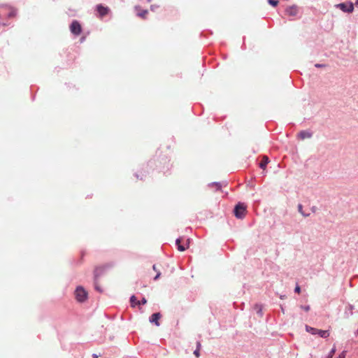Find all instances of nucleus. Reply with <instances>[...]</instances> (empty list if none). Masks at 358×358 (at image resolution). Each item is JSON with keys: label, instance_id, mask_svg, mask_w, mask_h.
I'll return each instance as SVG.
<instances>
[{"label": "nucleus", "instance_id": "1", "mask_svg": "<svg viewBox=\"0 0 358 358\" xmlns=\"http://www.w3.org/2000/svg\"><path fill=\"white\" fill-rule=\"evenodd\" d=\"M306 330L313 335L318 334L322 338H327L329 336L328 331L317 329L308 325H306Z\"/></svg>", "mask_w": 358, "mask_h": 358}, {"label": "nucleus", "instance_id": "2", "mask_svg": "<svg viewBox=\"0 0 358 358\" xmlns=\"http://www.w3.org/2000/svg\"><path fill=\"white\" fill-rule=\"evenodd\" d=\"M76 298L78 301L83 302L87 298V292L82 287H78L75 292Z\"/></svg>", "mask_w": 358, "mask_h": 358}, {"label": "nucleus", "instance_id": "3", "mask_svg": "<svg viewBox=\"0 0 358 358\" xmlns=\"http://www.w3.org/2000/svg\"><path fill=\"white\" fill-rule=\"evenodd\" d=\"M246 206L243 203H238L235 206L234 215L237 218H243L245 215Z\"/></svg>", "mask_w": 358, "mask_h": 358}, {"label": "nucleus", "instance_id": "4", "mask_svg": "<svg viewBox=\"0 0 358 358\" xmlns=\"http://www.w3.org/2000/svg\"><path fill=\"white\" fill-rule=\"evenodd\" d=\"M70 30H71V33L73 34L74 35L78 36V35L80 34V33L82 31V27H81L80 24L76 20L73 21V22L71 23V24L70 26Z\"/></svg>", "mask_w": 358, "mask_h": 358}, {"label": "nucleus", "instance_id": "5", "mask_svg": "<svg viewBox=\"0 0 358 358\" xmlns=\"http://www.w3.org/2000/svg\"><path fill=\"white\" fill-rule=\"evenodd\" d=\"M337 7H338L341 10H342L344 12L351 13L354 10V5L352 3H342L337 5Z\"/></svg>", "mask_w": 358, "mask_h": 358}, {"label": "nucleus", "instance_id": "6", "mask_svg": "<svg viewBox=\"0 0 358 358\" xmlns=\"http://www.w3.org/2000/svg\"><path fill=\"white\" fill-rule=\"evenodd\" d=\"M110 266V264H105V265H102V266L96 267L94 269L95 278L96 279L99 276H100L103 273V272L106 269L108 268Z\"/></svg>", "mask_w": 358, "mask_h": 358}, {"label": "nucleus", "instance_id": "7", "mask_svg": "<svg viewBox=\"0 0 358 358\" xmlns=\"http://www.w3.org/2000/svg\"><path fill=\"white\" fill-rule=\"evenodd\" d=\"M181 241H182V239L180 238H178L176 241V245L178 246V250L180 252H183L185 251L187 248H188L189 247V239L187 240V243L185 245H182L181 244Z\"/></svg>", "mask_w": 358, "mask_h": 358}, {"label": "nucleus", "instance_id": "8", "mask_svg": "<svg viewBox=\"0 0 358 358\" xmlns=\"http://www.w3.org/2000/svg\"><path fill=\"white\" fill-rule=\"evenodd\" d=\"M96 10L99 13L101 17H103L108 14L109 11V8L108 7H105L102 5H98L96 6Z\"/></svg>", "mask_w": 358, "mask_h": 358}, {"label": "nucleus", "instance_id": "9", "mask_svg": "<svg viewBox=\"0 0 358 358\" xmlns=\"http://www.w3.org/2000/svg\"><path fill=\"white\" fill-rule=\"evenodd\" d=\"M285 12L289 16H296L298 13V8L295 6H289L286 9Z\"/></svg>", "mask_w": 358, "mask_h": 358}, {"label": "nucleus", "instance_id": "10", "mask_svg": "<svg viewBox=\"0 0 358 358\" xmlns=\"http://www.w3.org/2000/svg\"><path fill=\"white\" fill-rule=\"evenodd\" d=\"M161 318V314L159 313H154L150 318V322L155 323L157 326H159V320Z\"/></svg>", "mask_w": 358, "mask_h": 358}, {"label": "nucleus", "instance_id": "11", "mask_svg": "<svg viewBox=\"0 0 358 358\" xmlns=\"http://www.w3.org/2000/svg\"><path fill=\"white\" fill-rule=\"evenodd\" d=\"M269 159L268 157L266 155L262 157V159L259 164V167L263 170L266 169V165L268 164Z\"/></svg>", "mask_w": 358, "mask_h": 358}, {"label": "nucleus", "instance_id": "12", "mask_svg": "<svg viewBox=\"0 0 358 358\" xmlns=\"http://www.w3.org/2000/svg\"><path fill=\"white\" fill-rule=\"evenodd\" d=\"M299 137L301 139V140H304L306 138H311L312 136V134L308 132V131H301V132H299V134H298Z\"/></svg>", "mask_w": 358, "mask_h": 358}, {"label": "nucleus", "instance_id": "13", "mask_svg": "<svg viewBox=\"0 0 358 358\" xmlns=\"http://www.w3.org/2000/svg\"><path fill=\"white\" fill-rule=\"evenodd\" d=\"M147 10H143L141 12L138 13V15L140 16L142 18H145L147 14H148Z\"/></svg>", "mask_w": 358, "mask_h": 358}, {"label": "nucleus", "instance_id": "14", "mask_svg": "<svg viewBox=\"0 0 358 358\" xmlns=\"http://www.w3.org/2000/svg\"><path fill=\"white\" fill-rule=\"evenodd\" d=\"M152 268H153V270L157 271V275L154 277V280H157L160 277L161 273H160L159 271L157 270V266H156L155 264L153 265Z\"/></svg>", "mask_w": 358, "mask_h": 358}, {"label": "nucleus", "instance_id": "15", "mask_svg": "<svg viewBox=\"0 0 358 358\" xmlns=\"http://www.w3.org/2000/svg\"><path fill=\"white\" fill-rule=\"evenodd\" d=\"M138 301L136 299V297L135 296H132L130 299V302H131V306H134L135 305H137L138 303H136Z\"/></svg>", "mask_w": 358, "mask_h": 358}, {"label": "nucleus", "instance_id": "16", "mask_svg": "<svg viewBox=\"0 0 358 358\" xmlns=\"http://www.w3.org/2000/svg\"><path fill=\"white\" fill-rule=\"evenodd\" d=\"M302 208H303L302 205H301V204H299V206H298L299 212V213H300L303 216H304V217H307V216H308V215H306V214H305V213L303 212Z\"/></svg>", "mask_w": 358, "mask_h": 358}, {"label": "nucleus", "instance_id": "17", "mask_svg": "<svg viewBox=\"0 0 358 358\" xmlns=\"http://www.w3.org/2000/svg\"><path fill=\"white\" fill-rule=\"evenodd\" d=\"M268 3L275 7L278 4V0H268Z\"/></svg>", "mask_w": 358, "mask_h": 358}, {"label": "nucleus", "instance_id": "18", "mask_svg": "<svg viewBox=\"0 0 358 358\" xmlns=\"http://www.w3.org/2000/svg\"><path fill=\"white\" fill-rule=\"evenodd\" d=\"M138 305L139 304H145L147 303V300L145 299V298H143L142 300L141 301H137L136 302Z\"/></svg>", "mask_w": 358, "mask_h": 358}, {"label": "nucleus", "instance_id": "19", "mask_svg": "<svg viewBox=\"0 0 358 358\" xmlns=\"http://www.w3.org/2000/svg\"><path fill=\"white\" fill-rule=\"evenodd\" d=\"M199 351H200V350H199V349H196V350L194 351V355L196 357H199V356H200Z\"/></svg>", "mask_w": 358, "mask_h": 358}, {"label": "nucleus", "instance_id": "20", "mask_svg": "<svg viewBox=\"0 0 358 358\" xmlns=\"http://www.w3.org/2000/svg\"><path fill=\"white\" fill-rule=\"evenodd\" d=\"M295 292L299 294L301 292V288L299 285H296L294 289Z\"/></svg>", "mask_w": 358, "mask_h": 358}, {"label": "nucleus", "instance_id": "21", "mask_svg": "<svg viewBox=\"0 0 358 358\" xmlns=\"http://www.w3.org/2000/svg\"><path fill=\"white\" fill-rule=\"evenodd\" d=\"M301 308L303 310H304L305 311L308 312L310 310V306H301Z\"/></svg>", "mask_w": 358, "mask_h": 358}, {"label": "nucleus", "instance_id": "22", "mask_svg": "<svg viewBox=\"0 0 358 358\" xmlns=\"http://www.w3.org/2000/svg\"><path fill=\"white\" fill-rule=\"evenodd\" d=\"M338 358H345V351L342 352L339 355V356H338Z\"/></svg>", "mask_w": 358, "mask_h": 358}, {"label": "nucleus", "instance_id": "23", "mask_svg": "<svg viewBox=\"0 0 358 358\" xmlns=\"http://www.w3.org/2000/svg\"><path fill=\"white\" fill-rule=\"evenodd\" d=\"M212 185H215L217 189H220L221 188V185L219 183L212 184Z\"/></svg>", "mask_w": 358, "mask_h": 358}, {"label": "nucleus", "instance_id": "24", "mask_svg": "<svg viewBox=\"0 0 358 358\" xmlns=\"http://www.w3.org/2000/svg\"><path fill=\"white\" fill-rule=\"evenodd\" d=\"M315 66L317 68H321V67H324L325 66L324 64H316Z\"/></svg>", "mask_w": 358, "mask_h": 358}, {"label": "nucleus", "instance_id": "25", "mask_svg": "<svg viewBox=\"0 0 358 358\" xmlns=\"http://www.w3.org/2000/svg\"><path fill=\"white\" fill-rule=\"evenodd\" d=\"M15 15V11L14 10H12L9 14H8V17H12V16H14Z\"/></svg>", "mask_w": 358, "mask_h": 358}, {"label": "nucleus", "instance_id": "26", "mask_svg": "<svg viewBox=\"0 0 358 358\" xmlns=\"http://www.w3.org/2000/svg\"><path fill=\"white\" fill-rule=\"evenodd\" d=\"M196 345H197V348H196V349H199V350H200L201 346V343H200L199 341H198V342H197V343H196Z\"/></svg>", "mask_w": 358, "mask_h": 358}, {"label": "nucleus", "instance_id": "27", "mask_svg": "<svg viewBox=\"0 0 358 358\" xmlns=\"http://www.w3.org/2000/svg\"><path fill=\"white\" fill-rule=\"evenodd\" d=\"M94 358H97V356L96 355H94Z\"/></svg>", "mask_w": 358, "mask_h": 358}, {"label": "nucleus", "instance_id": "28", "mask_svg": "<svg viewBox=\"0 0 358 358\" xmlns=\"http://www.w3.org/2000/svg\"><path fill=\"white\" fill-rule=\"evenodd\" d=\"M356 4H357V5H358V0H357V1H356Z\"/></svg>", "mask_w": 358, "mask_h": 358}, {"label": "nucleus", "instance_id": "29", "mask_svg": "<svg viewBox=\"0 0 358 358\" xmlns=\"http://www.w3.org/2000/svg\"><path fill=\"white\" fill-rule=\"evenodd\" d=\"M152 0H148V2H150Z\"/></svg>", "mask_w": 358, "mask_h": 358}]
</instances>
